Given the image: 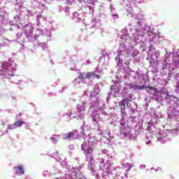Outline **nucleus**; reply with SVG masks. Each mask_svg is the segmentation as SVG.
<instances>
[{
	"label": "nucleus",
	"instance_id": "f257e3e1",
	"mask_svg": "<svg viewBox=\"0 0 179 179\" xmlns=\"http://www.w3.org/2000/svg\"><path fill=\"white\" fill-rule=\"evenodd\" d=\"M81 150L84 152V155H85V156L93 155V148L92 147V143H90L89 141H85L82 144Z\"/></svg>",
	"mask_w": 179,
	"mask_h": 179
},
{
	"label": "nucleus",
	"instance_id": "f03ea898",
	"mask_svg": "<svg viewBox=\"0 0 179 179\" xmlns=\"http://www.w3.org/2000/svg\"><path fill=\"white\" fill-rule=\"evenodd\" d=\"M129 89H133V90H143V89H149V90H156L155 87L150 85H134V83L128 84Z\"/></svg>",
	"mask_w": 179,
	"mask_h": 179
},
{
	"label": "nucleus",
	"instance_id": "7ed1b4c3",
	"mask_svg": "<svg viewBox=\"0 0 179 179\" xmlns=\"http://www.w3.org/2000/svg\"><path fill=\"white\" fill-rule=\"evenodd\" d=\"M128 99H123L119 103V106H120L121 113H122V114L125 113V109L127 108V106H128Z\"/></svg>",
	"mask_w": 179,
	"mask_h": 179
},
{
	"label": "nucleus",
	"instance_id": "20e7f679",
	"mask_svg": "<svg viewBox=\"0 0 179 179\" xmlns=\"http://www.w3.org/2000/svg\"><path fill=\"white\" fill-rule=\"evenodd\" d=\"M85 76L87 79H99L100 78L99 74H96L94 71L87 73Z\"/></svg>",
	"mask_w": 179,
	"mask_h": 179
},
{
	"label": "nucleus",
	"instance_id": "39448f33",
	"mask_svg": "<svg viewBox=\"0 0 179 179\" xmlns=\"http://www.w3.org/2000/svg\"><path fill=\"white\" fill-rule=\"evenodd\" d=\"M73 138H75V133L73 131H70L63 135V139L64 140L68 139L69 141H72Z\"/></svg>",
	"mask_w": 179,
	"mask_h": 179
},
{
	"label": "nucleus",
	"instance_id": "423d86ee",
	"mask_svg": "<svg viewBox=\"0 0 179 179\" xmlns=\"http://www.w3.org/2000/svg\"><path fill=\"white\" fill-rule=\"evenodd\" d=\"M14 169L16 170V174H20V176H23V174H24V170H23V166H17Z\"/></svg>",
	"mask_w": 179,
	"mask_h": 179
},
{
	"label": "nucleus",
	"instance_id": "0eeeda50",
	"mask_svg": "<svg viewBox=\"0 0 179 179\" xmlns=\"http://www.w3.org/2000/svg\"><path fill=\"white\" fill-rule=\"evenodd\" d=\"M15 127L17 128V127H22V125L24 124V122L22 120H17L15 122Z\"/></svg>",
	"mask_w": 179,
	"mask_h": 179
},
{
	"label": "nucleus",
	"instance_id": "6e6552de",
	"mask_svg": "<svg viewBox=\"0 0 179 179\" xmlns=\"http://www.w3.org/2000/svg\"><path fill=\"white\" fill-rule=\"evenodd\" d=\"M15 128H16L15 123L8 125V129H15Z\"/></svg>",
	"mask_w": 179,
	"mask_h": 179
},
{
	"label": "nucleus",
	"instance_id": "1a4fd4ad",
	"mask_svg": "<svg viewBox=\"0 0 179 179\" xmlns=\"http://www.w3.org/2000/svg\"><path fill=\"white\" fill-rule=\"evenodd\" d=\"M85 78V76H83V73H80L78 76V79H81L83 80V78Z\"/></svg>",
	"mask_w": 179,
	"mask_h": 179
},
{
	"label": "nucleus",
	"instance_id": "9d476101",
	"mask_svg": "<svg viewBox=\"0 0 179 179\" xmlns=\"http://www.w3.org/2000/svg\"><path fill=\"white\" fill-rule=\"evenodd\" d=\"M121 129H122V131H125V129H127V127L122 125Z\"/></svg>",
	"mask_w": 179,
	"mask_h": 179
},
{
	"label": "nucleus",
	"instance_id": "9b49d317",
	"mask_svg": "<svg viewBox=\"0 0 179 179\" xmlns=\"http://www.w3.org/2000/svg\"><path fill=\"white\" fill-rule=\"evenodd\" d=\"M51 139H52V142H53L54 143H57V139H56V138H51Z\"/></svg>",
	"mask_w": 179,
	"mask_h": 179
},
{
	"label": "nucleus",
	"instance_id": "f8f14e48",
	"mask_svg": "<svg viewBox=\"0 0 179 179\" xmlns=\"http://www.w3.org/2000/svg\"><path fill=\"white\" fill-rule=\"evenodd\" d=\"M90 159L91 161L93 160V157H90Z\"/></svg>",
	"mask_w": 179,
	"mask_h": 179
},
{
	"label": "nucleus",
	"instance_id": "ddd939ff",
	"mask_svg": "<svg viewBox=\"0 0 179 179\" xmlns=\"http://www.w3.org/2000/svg\"><path fill=\"white\" fill-rule=\"evenodd\" d=\"M0 45H1V43H0Z\"/></svg>",
	"mask_w": 179,
	"mask_h": 179
}]
</instances>
